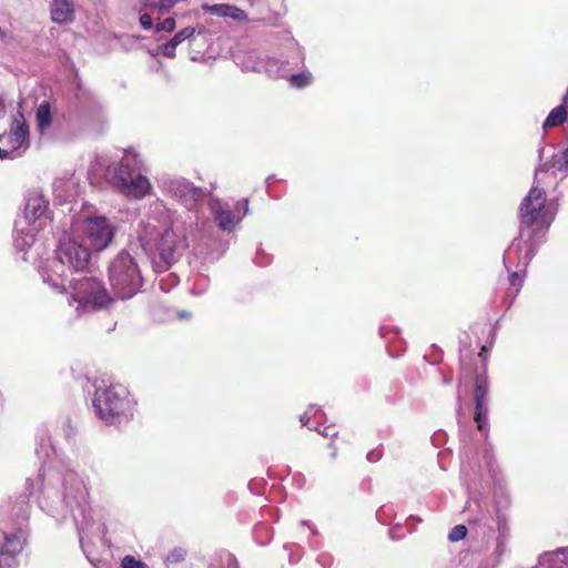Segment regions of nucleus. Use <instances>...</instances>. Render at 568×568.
Listing matches in <instances>:
<instances>
[{
	"instance_id": "obj_43",
	"label": "nucleus",
	"mask_w": 568,
	"mask_h": 568,
	"mask_svg": "<svg viewBox=\"0 0 568 568\" xmlns=\"http://www.w3.org/2000/svg\"><path fill=\"white\" fill-rule=\"evenodd\" d=\"M466 357H467V354H465L462 351V353H460V364H462L463 368L466 366Z\"/></svg>"
},
{
	"instance_id": "obj_28",
	"label": "nucleus",
	"mask_w": 568,
	"mask_h": 568,
	"mask_svg": "<svg viewBox=\"0 0 568 568\" xmlns=\"http://www.w3.org/2000/svg\"><path fill=\"white\" fill-rule=\"evenodd\" d=\"M495 500L498 507H508L510 505V495L501 486L495 493Z\"/></svg>"
},
{
	"instance_id": "obj_7",
	"label": "nucleus",
	"mask_w": 568,
	"mask_h": 568,
	"mask_svg": "<svg viewBox=\"0 0 568 568\" xmlns=\"http://www.w3.org/2000/svg\"><path fill=\"white\" fill-rule=\"evenodd\" d=\"M140 240L143 246H150L152 242H155L159 255L155 265L160 272L166 271L175 263L187 246L185 239L174 230L168 229L159 234L155 227L150 225L144 226L141 231Z\"/></svg>"
},
{
	"instance_id": "obj_41",
	"label": "nucleus",
	"mask_w": 568,
	"mask_h": 568,
	"mask_svg": "<svg viewBox=\"0 0 568 568\" xmlns=\"http://www.w3.org/2000/svg\"><path fill=\"white\" fill-rule=\"evenodd\" d=\"M13 155L9 150L0 149V160L12 159Z\"/></svg>"
},
{
	"instance_id": "obj_4",
	"label": "nucleus",
	"mask_w": 568,
	"mask_h": 568,
	"mask_svg": "<svg viewBox=\"0 0 568 568\" xmlns=\"http://www.w3.org/2000/svg\"><path fill=\"white\" fill-rule=\"evenodd\" d=\"M28 514L26 500L0 505V568H18L17 556L26 542Z\"/></svg>"
},
{
	"instance_id": "obj_6",
	"label": "nucleus",
	"mask_w": 568,
	"mask_h": 568,
	"mask_svg": "<svg viewBox=\"0 0 568 568\" xmlns=\"http://www.w3.org/2000/svg\"><path fill=\"white\" fill-rule=\"evenodd\" d=\"M109 280L119 298L132 297L142 285L141 271L135 257L126 251H121L109 266Z\"/></svg>"
},
{
	"instance_id": "obj_20",
	"label": "nucleus",
	"mask_w": 568,
	"mask_h": 568,
	"mask_svg": "<svg viewBox=\"0 0 568 568\" xmlns=\"http://www.w3.org/2000/svg\"><path fill=\"white\" fill-rule=\"evenodd\" d=\"M568 119V103L561 102L560 105L556 106L550 111L546 118L542 129L547 130L550 128L559 126L564 124Z\"/></svg>"
},
{
	"instance_id": "obj_40",
	"label": "nucleus",
	"mask_w": 568,
	"mask_h": 568,
	"mask_svg": "<svg viewBox=\"0 0 568 568\" xmlns=\"http://www.w3.org/2000/svg\"><path fill=\"white\" fill-rule=\"evenodd\" d=\"M318 432H320L323 436H325V437H333V436H335V434H336V432H335L334 427H332V426H327V427H325L323 430H320V429H318Z\"/></svg>"
},
{
	"instance_id": "obj_24",
	"label": "nucleus",
	"mask_w": 568,
	"mask_h": 568,
	"mask_svg": "<svg viewBox=\"0 0 568 568\" xmlns=\"http://www.w3.org/2000/svg\"><path fill=\"white\" fill-rule=\"evenodd\" d=\"M179 0H145V8L150 11L160 10L166 11L170 10Z\"/></svg>"
},
{
	"instance_id": "obj_33",
	"label": "nucleus",
	"mask_w": 568,
	"mask_h": 568,
	"mask_svg": "<svg viewBox=\"0 0 568 568\" xmlns=\"http://www.w3.org/2000/svg\"><path fill=\"white\" fill-rule=\"evenodd\" d=\"M175 28V20L173 18L164 19L160 24L156 26V31L171 32Z\"/></svg>"
},
{
	"instance_id": "obj_44",
	"label": "nucleus",
	"mask_w": 568,
	"mask_h": 568,
	"mask_svg": "<svg viewBox=\"0 0 568 568\" xmlns=\"http://www.w3.org/2000/svg\"><path fill=\"white\" fill-rule=\"evenodd\" d=\"M487 352L486 346L481 347V351L478 353V357H481L484 362H486V357L484 356V353Z\"/></svg>"
},
{
	"instance_id": "obj_1",
	"label": "nucleus",
	"mask_w": 568,
	"mask_h": 568,
	"mask_svg": "<svg viewBox=\"0 0 568 568\" xmlns=\"http://www.w3.org/2000/svg\"><path fill=\"white\" fill-rule=\"evenodd\" d=\"M91 258L88 247L72 239L60 242L55 255L47 260L41 268L43 283L59 293H69V304L77 303L75 311L81 314L89 310L105 307L111 297L102 283L94 277H81L69 283L70 292L67 290V281L72 271H83Z\"/></svg>"
},
{
	"instance_id": "obj_29",
	"label": "nucleus",
	"mask_w": 568,
	"mask_h": 568,
	"mask_svg": "<svg viewBox=\"0 0 568 568\" xmlns=\"http://www.w3.org/2000/svg\"><path fill=\"white\" fill-rule=\"evenodd\" d=\"M545 557H550L556 560H560L568 566V547L558 548L552 552L545 554Z\"/></svg>"
},
{
	"instance_id": "obj_5",
	"label": "nucleus",
	"mask_w": 568,
	"mask_h": 568,
	"mask_svg": "<svg viewBox=\"0 0 568 568\" xmlns=\"http://www.w3.org/2000/svg\"><path fill=\"white\" fill-rule=\"evenodd\" d=\"M92 404L98 417L110 425L120 426L133 416L134 402L122 385L98 389Z\"/></svg>"
},
{
	"instance_id": "obj_3",
	"label": "nucleus",
	"mask_w": 568,
	"mask_h": 568,
	"mask_svg": "<svg viewBox=\"0 0 568 568\" xmlns=\"http://www.w3.org/2000/svg\"><path fill=\"white\" fill-rule=\"evenodd\" d=\"M27 485L31 495L39 493L40 507L57 518H65L75 506L84 504L88 496L83 479L73 470L62 473L44 468L36 479H28Z\"/></svg>"
},
{
	"instance_id": "obj_36",
	"label": "nucleus",
	"mask_w": 568,
	"mask_h": 568,
	"mask_svg": "<svg viewBox=\"0 0 568 568\" xmlns=\"http://www.w3.org/2000/svg\"><path fill=\"white\" fill-rule=\"evenodd\" d=\"M140 23L143 29L150 30L153 27L152 17L149 13H143L140 17Z\"/></svg>"
},
{
	"instance_id": "obj_42",
	"label": "nucleus",
	"mask_w": 568,
	"mask_h": 568,
	"mask_svg": "<svg viewBox=\"0 0 568 568\" xmlns=\"http://www.w3.org/2000/svg\"><path fill=\"white\" fill-rule=\"evenodd\" d=\"M400 346L398 349L394 351L390 346H388V353L393 357L399 356V352L402 351V342H399Z\"/></svg>"
},
{
	"instance_id": "obj_10",
	"label": "nucleus",
	"mask_w": 568,
	"mask_h": 568,
	"mask_svg": "<svg viewBox=\"0 0 568 568\" xmlns=\"http://www.w3.org/2000/svg\"><path fill=\"white\" fill-rule=\"evenodd\" d=\"M161 187L168 195L176 199L186 207H191L205 196L202 189L182 178L163 179Z\"/></svg>"
},
{
	"instance_id": "obj_9",
	"label": "nucleus",
	"mask_w": 568,
	"mask_h": 568,
	"mask_svg": "<svg viewBox=\"0 0 568 568\" xmlns=\"http://www.w3.org/2000/svg\"><path fill=\"white\" fill-rule=\"evenodd\" d=\"M211 214L217 227L223 232H233L242 217L248 213L247 200H241L235 204L234 212L220 200L213 199L209 203Z\"/></svg>"
},
{
	"instance_id": "obj_32",
	"label": "nucleus",
	"mask_w": 568,
	"mask_h": 568,
	"mask_svg": "<svg viewBox=\"0 0 568 568\" xmlns=\"http://www.w3.org/2000/svg\"><path fill=\"white\" fill-rule=\"evenodd\" d=\"M122 567L123 568H146L142 561L135 560L132 556H125L123 558Z\"/></svg>"
},
{
	"instance_id": "obj_15",
	"label": "nucleus",
	"mask_w": 568,
	"mask_h": 568,
	"mask_svg": "<svg viewBox=\"0 0 568 568\" xmlns=\"http://www.w3.org/2000/svg\"><path fill=\"white\" fill-rule=\"evenodd\" d=\"M49 209V201L38 192H29L26 196L24 217L29 224L45 216Z\"/></svg>"
},
{
	"instance_id": "obj_47",
	"label": "nucleus",
	"mask_w": 568,
	"mask_h": 568,
	"mask_svg": "<svg viewBox=\"0 0 568 568\" xmlns=\"http://www.w3.org/2000/svg\"><path fill=\"white\" fill-rule=\"evenodd\" d=\"M562 99H564L565 103H568V87H567V91H566L565 95L562 97Z\"/></svg>"
},
{
	"instance_id": "obj_31",
	"label": "nucleus",
	"mask_w": 568,
	"mask_h": 568,
	"mask_svg": "<svg viewBox=\"0 0 568 568\" xmlns=\"http://www.w3.org/2000/svg\"><path fill=\"white\" fill-rule=\"evenodd\" d=\"M381 335L383 338H385L387 341V343H393V337L388 338V335H394V338H397L398 334H399V331L393 326H388V325H385V326H382L381 327Z\"/></svg>"
},
{
	"instance_id": "obj_13",
	"label": "nucleus",
	"mask_w": 568,
	"mask_h": 568,
	"mask_svg": "<svg viewBox=\"0 0 568 568\" xmlns=\"http://www.w3.org/2000/svg\"><path fill=\"white\" fill-rule=\"evenodd\" d=\"M6 143L10 146V152L13 155L17 151H24L30 145L29 125L27 124L23 114L18 113L10 125V130L2 135Z\"/></svg>"
},
{
	"instance_id": "obj_34",
	"label": "nucleus",
	"mask_w": 568,
	"mask_h": 568,
	"mask_svg": "<svg viewBox=\"0 0 568 568\" xmlns=\"http://www.w3.org/2000/svg\"><path fill=\"white\" fill-rule=\"evenodd\" d=\"M175 49L176 45L170 40L162 47V53L166 58H174L175 57Z\"/></svg>"
},
{
	"instance_id": "obj_8",
	"label": "nucleus",
	"mask_w": 568,
	"mask_h": 568,
	"mask_svg": "<svg viewBox=\"0 0 568 568\" xmlns=\"http://www.w3.org/2000/svg\"><path fill=\"white\" fill-rule=\"evenodd\" d=\"M114 231V225L105 216L88 217L82 224V233L97 251H102L111 244Z\"/></svg>"
},
{
	"instance_id": "obj_18",
	"label": "nucleus",
	"mask_w": 568,
	"mask_h": 568,
	"mask_svg": "<svg viewBox=\"0 0 568 568\" xmlns=\"http://www.w3.org/2000/svg\"><path fill=\"white\" fill-rule=\"evenodd\" d=\"M53 124L51 105L48 101H42L36 111V126L41 136L48 134Z\"/></svg>"
},
{
	"instance_id": "obj_38",
	"label": "nucleus",
	"mask_w": 568,
	"mask_h": 568,
	"mask_svg": "<svg viewBox=\"0 0 568 568\" xmlns=\"http://www.w3.org/2000/svg\"><path fill=\"white\" fill-rule=\"evenodd\" d=\"M184 558V551L183 550H174L168 556V561L170 562H178Z\"/></svg>"
},
{
	"instance_id": "obj_2",
	"label": "nucleus",
	"mask_w": 568,
	"mask_h": 568,
	"mask_svg": "<svg viewBox=\"0 0 568 568\" xmlns=\"http://www.w3.org/2000/svg\"><path fill=\"white\" fill-rule=\"evenodd\" d=\"M549 170L548 162L536 169L535 185L529 190L519 206L520 229L508 248L505 251L506 263L526 265L536 254L537 247L551 225L556 211L547 205L546 192L538 187V175Z\"/></svg>"
},
{
	"instance_id": "obj_19",
	"label": "nucleus",
	"mask_w": 568,
	"mask_h": 568,
	"mask_svg": "<svg viewBox=\"0 0 568 568\" xmlns=\"http://www.w3.org/2000/svg\"><path fill=\"white\" fill-rule=\"evenodd\" d=\"M288 63L287 62H280L275 67V70H280L281 72H286L287 75L285 78H288L290 85L296 89H302L312 83L313 77L311 72H302L297 74H290L288 68H286Z\"/></svg>"
},
{
	"instance_id": "obj_26",
	"label": "nucleus",
	"mask_w": 568,
	"mask_h": 568,
	"mask_svg": "<svg viewBox=\"0 0 568 568\" xmlns=\"http://www.w3.org/2000/svg\"><path fill=\"white\" fill-rule=\"evenodd\" d=\"M195 32V29L193 27H186L182 30H180L172 39L171 41L178 47L182 42H184L186 39H190L193 37Z\"/></svg>"
},
{
	"instance_id": "obj_35",
	"label": "nucleus",
	"mask_w": 568,
	"mask_h": 568,
	"mask_svg": "<svg viewBox=\"0 0 568 568\" xmlns=\"http://www.w3.org/2000/svg\"><path fill=\"white\" fill-rule=\"evenodd\" d=\"M318 409L315 410L314 406H311L303 415H301L300 420L303 426H306L312 416H315Z\"/></svg>"
},
{
	"instance_id": "obj_27",
	"label": "nucleus",
	"mask_w": 568,
	"mask_h": 568,
	"mask_svg": "<svg viewBox=\"0 0 568 568\" xmlns=\"http://www.w3.org/2000/svg\"><path fill=\"white\" fill-rule=\"evenodd\" d=\"M467 535V528L465 525H456L448 535V540L452 542H457L463 540Z\"/></svg>"
},
{
	"instance_id": "obj_14",
	"label": "nucleus",
	"mask_w": 568,
	"mask_h": 568,
	"mask_svg": "<svg viewBox=\"0 0 568 568\" xmlns=\"http://www.w3.org/2000/svg\"><path fill=\"white\" fill-rule=\"evenodd\" d=\"M236 63L244 71H265L270 77L273 78H284L287 75L286 72H281L280 70H275V67L278 64V61L275 59L268 60L266 62L260 61L257 55L254 52H245L243 54H237L235 57Z\"/></svg>"
},
{
	"instance_id": "obj_16",
	"label": "nucleus",
	"mask_w": 568,
	"mask_h": 568,
	"mask_svg": "<svg viewBox=\"0 0 568 568\" xmlns=\"http://www.w3.org/2000/svg\"><path fill=\"white\" fill-rule=\"evenodd\" d=\"M151 191L152 185L150 180L146 176L136 173L126 182L120 192L128 197L139 200L150 194Z\"/></svg>"
},
{
	"instance_id": "obj_17",
	"label": "nucleus",
	"mask_w": 568,
	"mask_h": 568,
	"mask_svg": "<svg viewBox=\"0 0 568 568\" xmlns=\"http://www.w3.org/2000/svg\"><path fill=\"white\" fill-rule=\"evenodd\" d=\"M50 11L55 23H70L74 19V2L73 0H52Z\"/></svg>"
},
{
	"instance_id": "obj_37",
	"label": "nucleus",
	"mask_w": 568,
	"mask_h": 568,
	"mask_svg": "<svg viewBox=\"0 0 568 568\" xmlns=\"http://www.w3.org/2000/svg\"><path fill=\"white\" fill-rule=\"evenodd\" d=\"M390 511H392L390 506H386V505L382 506L376 513L377 519L381 523H385V517L388 516Z\"/></svg>"
},
{
	"instance_id": "obj_12",
	"label": "nucleus",
	"mask_w": 568,
	"mask_h": 568,
	"mask_svg": "<svg viewBox=\"0 0 568 568\" xmlns=\"http://www.w3.org/2000/svg\"><path fill=\"white\" fill-rule=\"evenodd\" d=\"M140 170V161L138 154L126 152L121 162L106 171L109 182L119 191H121L128 181Z\"/></svg>"
},
{
	"instance_id": "obj_39",
	"label": "nucleus",
	"mask_w": 568,
	"mask_h": 568,
	"mask_svg": "<svg viewBox=\"0 0 568 568\" xmlns=\"http://www.w3.org/2000/svg\"><path fill=\"white\" fill-rule=\"evenodd\" d=\"M382 457V452L379 449H373L371 452L367 453V459L369 462H377Z\"/></svg>"
},
{
	"instance_id": "obj_21",
	"label": "nucleus",
	"mask_w": 568,
	"mask_h": 568,
	"mask_svg": "<svg viewBox=\"0 0 568 568\" xmlns=\"http://www.w3.org/2000/svg\"><path fill=\"white\" fill-rule=\"evenodd\" d=\"M503 260H505V257ZM529 263L530 261L526 265H523L516 262L506 263V261H504V265L509 272V283L511 286L520 287L523 285L524 277L526 275V270Z\"/></svg>"
},
{
	"instance_id": "obj_11",
	"label": "nucleus",
	"mask_w": 568,
	"mask_h": 568,
	"mask_svg": "<svg viewBox=\"0 0 568 568\" xmlns=\"http://www.w3.org/2000/svg\"><path fill=\"white\" fill-rule=\"evenodd\" d=\"M488 395L489 386L485 374L478 373L475 378L474 400L475 414L474 420L477 428L487 436L488 433Z\"/></svg>"
},
{
	"instance_id": "obj_23",
	"label": "nucleus",
	"mask_w": 568,
	"mask_h": 568,
	"mask_svg": "<svg viewBox=\"0 0 568 568\" xmlns=\"http://www.w3.org/2000/svg\"><path fill=\"white\" fill-rule=\"evenodd\" d=\"M551 166L555 169V172L562 173L564 176L568 175V148L559 156L554 158Z\"/></svg>"
},
{
	"instance_id": "obj_45",
	"label": "nucleus",
	"mask_w": 568,
	"mask_h": 568,
	"mask_svg": "<svg viewBox=\"0 0 568 568\" xmlns=\"http://www.w3.org/2000/svg\"><path fill=\"white\" fill-rule=\"evenodd\" d=\"M6 112V105L3 101L0 99V116H2Z\"/></svg>"
},
{
	"instance_id": "obj_22",
	"label": "nucleus",
	"mask_w": 568,
	"mask_h": 568,
	"mask_svg": "<svg viewBox=\"0 0 568 568\" xmlns=\"http://www.w3.org/2000/svg\"><path fill=\"white\" fill-rule=\"evenodd\" d=\"M14 242L17 247H19L20 250H24L27 247L32 246V244L34 243V234L32 230H28L27 232H24L23 229H16Z\"/></svg>"
},
{
	"instance_id": "obj_30",
	"label": "nucleus",
	"mask_w": 568,
	"mask_h": 568,
	"mask_svg": "<svg viewBox=\"0 0 568 568\" xmlns=\"http://www.w3.org/2000/svg\"><path fill=\"white\" fill-rule=\"evenodd\" d=\"M226 17L232 18L237 21L245 20L247 18L245 11L239 9L237 7L229 4Z\"/></svg>"
},
{
	"instance_id": "obj_48",
	"label": "nucleus",
	"mask_w": 568,
	"mask_h": 568,
	"mask_svg": "<svg viewBox=\"0 0 568 568\" xmlns=\"http://www.w3.org/2000/svg\"><path fill=\"white\" fill-rule=\"evenodd\" d=\"M544 150H545L544 148H540V149L538 150V152H539V158H540V159L542 158Z\"/></svg>"
},
{
	"instance_id": "obj_25",
	"label": "nucleus",
	"mask_w": 568,
	"mask_h": 568,
	"mask_svg": "<svg viewBox=\"0 0 568 568\" xmlns=\"http://www.w3.org/2000/svg\"><path fill=\"white\" fill-rule=\"evenodd\" d=\"M229 4L219 3V4H203L202 10L217 17H226Z\"/></svg>"
},
{
	"instance_id": "obj_49",
	"label": "nucleus",
	"mask_w": 568,
	"mask_h": 568,
	"mask_svg": "<svg viewBox=\"0 0 568 568\" xmlns=\"http://www.w3.org/2000/svg\"><path fill=\"white\" fill-rule=\"evenodd\" d=\"M483 518H484V515H481L480 517H476V518H474L473 520H474V521H478V520H481Z\"/></svg>"
},
{
	"instance_id": "obj_46",
	"label": "nucleus",
	"mask_w": 568,
	"mask_h": 568,
	"mask_svg": "<svg viewBox=\"0 0 568 568\" xmlns=\"http://www.w3.org/2000/svg\"><path fill=\"white\" fill-rule=\"evenodd\" d=\"M389 536H390L392 539H396L397 538L395 536V529L394 528L389 530Z\"/></svg>"
},
{
	"instance_id": "obj_51",
	"label": "nucleus",
	"mask_w": 568,
	"mask_h": 568,
	"mask_svg": "<svg viewBox=\"0 0 568 568\" xmlns=\"http://www.w3.org/2000/svg\"><path fill=\"white\" fill-rule=\"evenodd\" d=\"M444 383H445V384H449V383H450V379H449V378H444Z\"/></svg>"
},
{
	"instance_id": "obj_50",
	"label": "nucleus",
	"mask_w": 568,
	"mask_h": 568,
	"mask_svg": "<svg viewBox=\"0 0 568 568\" xmlns=\"http://www.w3.org/2000/svg\"><path fill=\"white\" fill-rule=\"evenodd\" d=\"M4 37V32L2 31V29L0 28V38H3Z\"/></svg>"
}]
</instances>
